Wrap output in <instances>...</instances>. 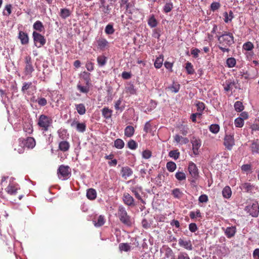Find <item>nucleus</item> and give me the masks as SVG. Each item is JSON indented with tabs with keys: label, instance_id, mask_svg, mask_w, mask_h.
I'll return each mask as SVG.
<instances>
[{
	"label": "nucleus",
	"instance_id": "f03ea898",
	"mask_svg": "<svg viewBox=\"0 0 259 259\" xmlns=\"http://www.w3.org/2000/svg\"><path fill=\"white\" fill-rule=\"evenodd\" d=\"M52 122L53 120L51 117L41 114L38 118L37 124L42 131L46 132L49 130Z\"/></svg>",
	"mask_w": 259,
	"mask_h": 259
},
{
	"label": "nucleus",
	"instance_id": "bb28decb",
	"mask_svg": "<svg viewBox=\"0 0 259 259\" xmlns=\"http://www.w3.org/2000/svg\"><path fill=\"white\" fill-rule=\"evenodd\" d=\"M163 56L162 55H160L156 58L154 63V67L157 69L161 68L163 64Z\"/></svg>",
	"mask_w": 259,
	"mask_h": 259
},
{
	"label": "nucleus",
	"instance_id": "1a4fd4ad",
	"mask_svg": "<svg viewBox=\"0 0 259 259\" xmlns=\"http://www.w3.org/2000/svg\"><path fill=\"white\" fill-rule=\"evenodd\" d=\"M191 142L192 145V150L193 152V154L195 155H197L199 154V149L200 148L201 145V142L200 139L196 138L195 137H193L191 140Z\"/></svg>",
	"mask_w": 259,
	"mask_h": 259
},
{
	"label": "nucleus",
	"instance_id": "bf43d9fd",
	"mask_svg": "<svg viewBox=\"0 0 259 259\" xmlns=\"http://www.w3.org/2000/svg\"><path fill=\"white\" fill-rule=\"evenodd\" d=\"M200 52V51L197 48L192 49L191 51V54L194 58H198Z\"/></svg>",
	"mask_w": 259,
	"mask_h": 259
},
{
	"label": "nucleus",
	"instance_id": "cd10ccee",
	"mask_svg": "<svg viewBox=\"0 0 259 259\" xmlns=\"http://www.w3.org/2000/svg\"><path fill=\"white\" fill-rule=\"evenodd\" d=\"M222 194L224 198H230L232 195V191L229 186H226L222 191Z\"/></svg>",
	"mask_w": 259,
	"mask_h": 259
},
{
	"label": "nucleus",
	"instance_id": "473e14b6",
	"mask_svg": "<svg viewBox=\"0 0 259 259\" xmlns=\"http://www.w3.org/2000/svg\"><path fill=\"white\" fill-rule=\"evenodd\" d=\"M185 69L188 74H193L195 72L193 65L189 62L186 63Z\"/></svg>",
	"mask_w": 259,
	"mask_h": 259
},
{
	"label": "nucleus",
	"instance_id": "79ce46f5",
	"mask_svg": "<svg viewBox=\"0 0 259 259\" xmlns=\"http://www.w3.org/2000/svg\"><path fill=\"white\" fill-rule=\"evenodd\" d=\"M180 88V85L177 82H173L172 84L168 87V89L174 93H177L179 92Z\"/></svg>",
	"mask_w": 259,
	"mask_h": 259
},
{
	"label": "nucleus",
	"instance_id": "6e6d98bb",
	"mask_svg": "<svg viewBox=\"0 0 259 259\" xmlns=\"http://www.w3.org/2000/svg\"><path fill=\"white\" fill-rule=\"evenodd\" d=\"M120 251H127L130 248V246L127 243H120L119 245Z\"/></svg>",
	"mask_w": 259,
	"mask_h": 259
},
{
	"label": "nucleus",
	"instance_id": "c85d7f7f",
	"mask_svg": "<svg viewBox=\"0 0 259 259\" xmlns=\"http://www.w3.org/2000/svg\"><path fill=\"white\" fill-rule=\"evenodd\" d=\"M171 194L175 198L179 199H181L184 195L182 191H181L179 188H175L172 190Z\"/></svg>",
	"mask_w": 259,
	"mask_h": 259
},
{
	"label": "nucleus",
	"instance_id": "774afa93",
	"mask_svg": "<svg viewBox=\"0 0 259 259\" xmlns=\"http://www.w3.org/2000/svg\"><path fill=\"white\" fill-rule=\"evenodd\" d=\"M252 255L254 259H259V248L254 249Z\"/></svg>",
	"mask_w": 259,
	"mask_h": 259
},
{
	"label": "nucleus",
	"instance_id": "4468645a",
	"mask_svg": "<svg viewBox=\"0 0 259 259\" xmlns=\"http://www.w3.org/2000/svg\"><path fill=\"white\" fill-rule=\"evenodd\" d=\"M25 73L26 75L31 74L34 70L31 58L29 56H27L25 58Z\"/></svg>",
	"mask_w": 259,
	"mask_h": 259
},
{
	"label": "nucleus",
	"instance_id": "0e129e2a",
	"mask_svg": "<svg viewBox=\"0 0 259 259\" xmlns=\"http://www.w3.org/2000/svg\"><path fill=\"white\" fill-rule=\"evenodd\" d=\"M24 131L28 134H31L32 131V126L30 123H28L24 126Z\"/></svg>",
	"mask_w": 259,
	"mask_h": 259
},
{
	"label": "nucleus",
	"instance_id": "09e8293b",
	"mask_svg": "<svg viewBox=\"0 0 259 259\" xmlns=\"http://www.w3.org/2000/svg\"><path fill=\"white\" fill-rule=\"evenodd\" d=\"M234 124L236 127H242L244 125V121L242 118L238 117L234 121Z\"/></svg>",
	"mask_w": 259,
	"mask_h": 259
},
{
	"label": "nucleus",
	"instance_id": "c756f323",
	"mask_svg": "<svg viewBox=\"0 0 259 259\" xmlns=\"http://www.w3.org/2000/svg\"><path fill=\"white\" fill-rule=\"evenodd\" d=\"M223 16L225 17L224 21L226 23H228L229 22L231 21L234 18V14L232 11H230L229 14L227 12H224Z\"/></svg>",
	"mask_w": 259,
	"mask_h": 259
},
{
	"label": "nucleus",
	"instance_id": "8fccbe9b",
	"mask_svg": "<svg viewBox=\"0 0 259 259\" xmlns=\"http://www.w3.org/2000/svg\"><path fill=\"white\" fill-rule=\"evenodd\" d=\"M221 6V4L219 2H213L210 5V10L213 12H214L219 10Z\"/></svg>",
	"mask_w": 259,
	"mask_h": 259
},
{
	"label": "nucleus",
	"instance_id": "ddd939ff",
	"mask_svg": "<svg viewBox=\"0 0 259 259\" xmlns=\"http://www.w3.org/2000/svg\"><path fill=\"white\" fill-rule=\"evenodd\" d=\"M22 142L25 148L32 149L35 146V141L33 138H22Z\"/></svg>",
	"mask_w": 259,
	"mask_h": 259
},
{
	"label": "nucleus",
	"instance_id": "37998d69",
	"mask_svg": "<svg viewBox=\"0 0 259 259\" xmlns=\"http://www.w3.org/2000/svg\"><path fill=\"white\" fill-rule=\"evenodd\" d=\"M169 156L174 158L175 160H177L180 156V152L178 150H171L169 152Z\"/></svg>",
	"mask_w": 259,
	"mask_h": 259
},
{
	"label": "nucleus",
	"instance_id": "ea45409f",
	"mask_svg": "<svg viewBox=\"0 0 259 259\" xmlns=\"http://www.w3.org/2000/svg\"><path fill=\"white\" fill-rule=\"evenodd\" d=\"M196 106L197 107V110L198 112V113H201L202 114L205 108L204 103L202 102L198 101L196 104Z\"/></svg>",
	"mask_w": 259,
	"mask_h": 259
},
{
	"label": "nucleus",
	"instance_id": "9d476101",
	"mask_svg": "<svg viewBox=\"0 0 259 259\" xmlns=\"http://www.w3.org/2000/svg\"><path fill=\"white\" fill-rule=\"evenodd\" d=\"M224 144L228 150H231L234 145V140L233 135H226L224 138Z\"/></svg>",
	"mask_w": 259,
	"mask_h": 259
},
{
	"label": "nucleus",
	"instance_id": "aec40b11",
	"mask_svg": "<svg viewBox=\"0 0 259 259\" xmlns=\"http://www.w3.org/2000/svg\"><path fill=\"white\" fill-rule=\"evenodd\" d=\"M70 148V144L66 141H62L59 144V149L62 152H66Z\"/></svg>",
	"mask_w": 259,
	"mask_h": 259
},
{
	"label": "nucleus",
	"instance_id": "a18cd8bd",
	"mask_svg": "<svg viewBox=\"0 0 259 259\" xmlns=\"http://www.w3.org/2000/svg\"><path fill=\"white\" fill-rule=\"evenodd\" d=\"M189 216L191 219L196 218H201V214L200 210L197 209L196 211H191Z\"/></svg>",
	"mask_w": 259,
	"mask_h": 259
},
{
	"label": "nucleus",
	"instance_id": "39448f33",
	"mask_svg": "<svg viewBox=\"0 0 259 259\" xmlns=\"http://www.w3.org/2000/svg\"><path fill=\"white\" fill-rule=\"evenodd\" d=\"M240 189L244 192L251 194H254L256 192L258 191L257 186L249 182L242 183L240 186Z\"/></svg>",
	"mask_w": 259,
	"mask_h": 259
},
{
	"label": "nucleus",
	"instance_id": "f257e3e1",
	"mask_svg": "<svg viewBox=\"0 0 259 259\" xmlns=\"http://www.w3.org/2000/svg\"><path fill=\"white\" fill-rule=\"evenodd\" d=\"M218 33L217 37L219 42V49L223 53H229L230 51L229 48L235 42L233 33L228 31Z\"/></svg>",
	"mask_w": 259,
	"mask_h": 259
},
{
	"label": "nucleus",
	"instance_id": "603ef678",
	"mask_svg": "<svg viewBox=\"0 0 259 259\" xmlns=\"http://www.w3.org/2000/svg\"><path fill=\"white\" fill-rule=\"evenodd\" d=\"M234 85V82L231 81H226V84L224 87V90L227 91H230L232 90L233 85Z\"/></svg>",
	"mask_w": 259,
	"mask_h": 259
},
{
	"label": "nucleus",
	"instance_id": "864d4df0",
	"mask_svg": "<svg viewBox=\"0 0 259 259\" xmlns=\"http://www.w3.org/2000/svg\"><path fill=\"white\" fill-rule=\"evenodd\" d=\"M128 0H121L120 7L123 10L127 11L129 4L128 3Z\"/></svg>",
	"mask_w": 259,
	"mask_h": 259
},
{
	"label": "nucleus",
	"instance_id": "4d7b16f0",
	"mask_svg": "<svg viewBox=\"0 0 259 259\" xmlns=\"http://www.w3.org/2000/svg\"><path fill=\"white\" fill-rule=\"evenodd\" d=\"M160 30L159 29H154L153 30L152 36L157 39H159L161 35Z\"/></svg>",
	"mask_w": 259,
	"mask_h": 259
},
{
	"label": "nucleus",
	"instance_id": "423d86ee",
	"mask_svg": "<svg viewBox=\"0 0 259 259\" xmlns=\"http://www.w3.org/2000/svg\"><path fill=\"white\" fill-rule=\"evenodd\" d=\"M32 36L35 46L37 48H40L44 46L46 42L45 37L36 31H33Z\"/></svg>",
	"mask_w": 259,
	"mask_h": 259
},
{
	"label": "nucleus",
	"instance_id": "a211bd4d",
	"mask_svg": "<svg viewBox=\"0 0 259 259\" xmlns=\"http://www.w3.org/2000/svg\"><path fill=\"white\" fill-rule=\"evenodd\" d=\"M105 222V219L103 215H100L97 217H95L93 220V223L95 226L97 227L103 226Z\"/></svg>",
	"mask_w": 259,
	"mask_h": 259
},
{
	"label": "nucleus",
	"instance_id": "7ed1b4c3",
	"mask_svg": "<svg viewBox=\"0 0 259 259\" xmlns=\"http://www.w3.org/2000/svg\"><path fill=\"white\" fill-rule=\"evenodd\" d=\"M57 175L58 178L62 180L68 179L71 175V170L68 165H61L58 170Z\"/></svg>",
	"mask_w": 259,
	"mask_h": 259
},
{
	"label": "nucleus",
	"instance_id": "49530a36",
	"mask_svg": "<svg viewBox=\"0 0 259 259\" xmlns=\"http://www.w3.org/2000/svg\"><path fill=\"white\" fill-rule=\"evenodd\" d=\"M176 179L179 181L185 180L186 179V175L182 171H178L175 175Z\"/></svg>",
	"mask_w": 259,
	"mask_h": 259
},
{
	"label": "nucleus",
	"instance_id": "6ab92c4d",
	"mask_svg": "<svg viewBox=\"0 0 259 259\" xmlns=\"http://www.w3.org/2000/svg\"><path fill=\"white\" fill-rule=\"evenodd\" d=\"M174 141L177 144H186L189 142V140L187 138L183 137L179 135H176L174 137Z\"/></svg>",
	"mask_w": 259,
	"mask_h": 259
},
{
	"label": "nucleus",
	"instance_id": "20e7f679",
	"mask_svg": "<svg viewBox=\"0 0 259 259\" xmlns=\"http://www.w3.org/2000/svg\"><path fill=\"white\" fill-rule=\"evenodd\" d=\"M93 45L97 47L98 49L103 51L108 49L109 48V42L105 38L103 37L96 38Z\"/></svg>",
	"mask_w": 259,
	"mask_h": 259
},
{
	"label": "nucleus",
	"instance_id": "58836bf2",
	"mask_svg": "<svg viewBox=\"0 0 259 259\" xmlns=\"http://www.w3.org/2000/svg\"><path fill=\"white\" fill-rule=\"evenodd\" d=\"M209 131L213 134H217L220 131V126L218 124H212L209 127Z\"/></svg>",
	"mask_w": 259,
	"mask_h": 259
},
{
	"label": "nucleus",
	"instance_id": "680f3d73",
	"mask_svg": "<svg viewBox=\"0 0 259 259\" xmlns=\"http://www.w3.org/2000/svg\"><path fill=\"white\" fill-rule=\"evenodd\" d=\"M152 155L151 152L149 150H145L142 153V156L145 159H149Z\"/></svg>",
	"mask_w": 259,
	"mask_h": 259
},
{
	"label": "nucleus",
	"instance_id": "de8ad7c7",
	"mask_svg": "<svg viewBox=\"0 0 259 259\" xmlns=\"http://www.w3.org/2000/svg\"><path fill=\"white\" fill-rule=\"evenodd\" d=\"M251 149L252 153H258L259 152V144L257 142L253 141L251 145Z\"/></svg>",
	"mask_w": 259,
	"mask_h": 259
},
{
	"label": "nucleus",
	"instance_id": "9b49d317",
	"mask_svg": "<svg viewBox=\"0 0 259 259\" xmlns=\"http://www.w3.org/2000/svg\"><path fill=\"white\" fill-rule=\"evenodd\" d=\"M179 245L184 247L187 250H192L193 246L190 240H184L183 238H180L178 240Z\"/></svg>",
	"mask_w": 259,
	"mask_h": 259
},
{
	"label": "nucleus",
	"instance_id": "2eb2a0df",
	"mask_svg": "<svg viewBox=\"0 0 259 259\" xmlns=\"http://www.w3.org/2000/svg\"><path fill=\"white\" fill-rule=\"evenodd\" d=\"M15 150L19 153H22L24 152L25 147L22 142V138H20L14 144Z\"/></svg>",
	"mask_w": 259,
	"mask_h": 259
},
{
	"label": "nucleus",
	"instance_id": "4be33fe9",
	"mask_svg": "<svg viewBox=\"0 0 259 259\" xmlns=\"http://www.w3.org/2000/svg\"><path fill=\"white\" fill-rule=\"evenodd\" d=\"M19 38L20 39L22 45H26L29 42V38L27 34L23 31H20Z\"/></svg>",
	"mask_w": 259,
	"mask_h": 259
},
{
	"label": "nucleus",
	"instance_id": "f704fd0d",
	"mask_svg": "<svg viewBox=\"0 0 259 259\" xmlns=\"http://www.w3.org/2000/svg\"><path fill=\"white\" fill-rule=\"evenodd\" d=\"M114 29L112 23H109L105 27V32L106 34L111 35L114 33Z\"/></svg>",
	"mask_w": 259,
	"mask_h": 259
},
{
	"label": "nucleus",
	"instance_id": "338daca9",
	"mask_svg": "<svg viewBox=\"0 0 259 259\" xmlns=\"http://www.w3.org/2000/svg\"><path fill=\"white\" fill-rule=\"evenodd\" d=\"M198 200L201 203H206L208 201V198L206 195L203 194L199 196Z\"/></svg>",
	"mask_w": 259,
	"mask_h": 259
},
{
	"label": "nucleus",
	"instance_id": "c9c22d12",
	"mask_svg": "<svg viewBox=\"0 0 259 259\" xmlns=\"http://www.w3.org/2000/svg\"><path fill=\"white\" fill-rule=\"evenodd\" d=\"M226 64L229 68H233L236 64V60L233 57L229 58L226 60Z\"/></svg>",
	"mask_w": 259,
	"mask_h": 259
},
{
	"label": "nucleus",
	"instance_id": "2f4dec72",
	"mask_svg": "<svg viewBox=\"0 0 259 259\" xmlns=\"http://www.w3.org/2000/svg\"><path fill=\"white\" fill-rule=\"evenodd\" d=\"M75 108L78 114L83 115L85 114L86 109L85 106L83 104H78L75 105Z\"/></svg>",
	"mask_w": 259,
	"mask_h": 259
},
{
	"label": "nucleus",
	"instance_id": "a19ab883",
	"mask_svg": "<svg viewBox=\"0 0 259 259\" xmlns=\"http://www.w3.org/2000/svg\"><path fill=\"white\" fill-rule=\"evenodd\" d=\"M70 15V12L67 9H62L60 11V16L63 18L65 19L69 17Z\"/></svg>",
	"mask_w": 259,
	"mask_h": 259
},
{
	"label": "nucleus",
	"instance_id": "e433bc0d",
	"mask_svg": "<svg viewBox=\"0 0 259 259\" xmlns=\"http://www.w3.org/2000/svg\"><path fill=\"white\" fill-rule=\"evenodd\" d=\"M254 48L253 44L250 41H247L243 45L242 49L247 51H251Z\"/></svg>",
	"mask_w": 259,
	"mask_h": 259
},
{
	"label": "nucleus",
	"instance_id": "69168bd1",
	"mask_svg": "<svg viewBox=\"0 0 259 259\" xmlns=\"http://www.w3.org/2000/svg\"><path fill=\"white\" fill-rule=\"evenodd\" d=\"M36 101H37V103L38 104V105L41 106H44L46 105L47 104V101L44 98H38Z\"/></svg>",
	"mask_w": 259,
	"mask_h": 259
},
{
	"label": "nucleus",
	"instance_id": "5fc2aeb1",
	"mask_svg": "<svg viewBox=\"0 0 259 259\" xmlns=\"http://www.w3.org/2000/svg\"><path fill=\"white\" fill-rule=\"evenodd\" d=\"M144 131L146 133H152V125L151 124L150 121L147 122L145 123L144 127Z\"/></svg>",
	"mask_w": 259,
	"mask_h": 259
},
{
	"label": "nucleus",
	"instance_id": "dca6fc26",
	"mask_svg": "<svg viewBox=\"0 0 259 259\" xmlns=\"http://www.w3.org/2000/svg\"><path fill=\"white\" fill-rule=\"evenodd\" d=\"M19 189V185L16 183L9 184L8 186L6 188L7 192L10 195L15 194Z\"/></svg>",
	"mask_w": 259,
	"mask_h": 259
},
{
	"label": "nucleus",
	"instance_id": "e2e57ef3",
	"mask_svg": "<svg viewBox=\"0 0 259 259\" xmlns=\"http://www.w3.org/2000/svg\"><path fill=\"white\" fill-rule=\"evenodd\" d=\"M189 229L190 232L194 233L198 230V227L195 223H191L189 225Z\"/></svg>",
	"mask_w": 259,
	"mask_h": 259
},
{
	"label": "nucleus",
	"instance_id": "412c9836",
	"mask_svg": "<svg viewBox=\"0 0 259 259\" xmlns=\"http://www.w3.org/2000/svg\"><path fill=\"white\" fill-rule=\"evenodd\" d=\"M113 111L108 107H104L102 110V114L104 118L108 119L112 116Z\"/></svg>",
	"mask_w": 259,
	"mask_h": 259
},
{
	"label": "nucleus",
	"instance_id": "f3484780",
	"mask_svg": "<svg viewBox=\"0 0 259 259\" xmlns=\"http://www.w3.org/2000/svg\"><path fill=\"white\" fill-rule=\"evenodd\" d=\"M225 234L228 238H231L234 236L236 232V228L235 226L227 227L224 229Z\"/></svg>",
	"mask_w": 259,
	"mask_h": 259
},
{
	"label": "nucleus",
	"instance_id": "3c124183",
	"mask_svg": "<svg viewBox=\"0 0 259 259\" xmlns=\"http://www.w3.org/2000/svg\"><path fill=\"white\" fill-rule=\"evenodd\" d=\"M173 8V5L172 3H167L165 4V5L164 6L163 8V11L167 13L169 12H170Z\"/></svg>",
	"mask_w": 259,
	"mask_h": 259
},
{
	"label": "nucleus",
	"instance_id": "7c9ffc66",
	"mask_svg": "<svg viewBox=\"0 0 259 259\" xmlns=\"http://www.w3.org/2000/svg\"><path fill=\"white\" fill-rule=\"evenodd\" d=\"M89 79L87 81V84L85 86L81 85V84L77 85L78 90L81 93H88L89 92L90 88L89 86Z\"/></svg>",
	"mask_w": 259,
	"mask_h": 259
},
{
	"label": "nucleus",
	"instance_id": "393cba45",
	"mask_svg": "<svg viewBox=\"0 0 259 259\" xmlns=\"http://www.w3.org/2000/svg\"><path fill=\"white\" fill-rule=\"evenodd\" d=\"M33 28L35 30V31H38L41 32L44 30V26L42 23L40 21H36L33 25Z\"/></svg>",
	"mask_w": 259,
	"mask_h": 259
},
{
	"label": "nucleus",
	"instance_id": "f8f14e48",
	"mask_svg": "<svg viewBox=\"0 0 259 259\" xmlns=\"http://www.w3.org/2000/svg\"><path fill=\"white\" fill-rule=\"evenodd\" d=\"M188 170L193 178H197L198 177V169L196 164L193 162L189 163Z\"/></svg>",
	"mask_w": 259,
	"mask_h": 259
},
{
	"label": "nucleus",
	"instance_id": "0eeeda50",
	"mask_svg": "<svg viewBox=\"0 0 259 259\" xmlns=\"http://www.w3.org/2000/svg\"><path fill=\"white\" fill-rule=\"evenodd\" d=\"M245 210L253 217H257L259 213V206L258 202L255 201L251 205L246 206Z\"/></svg>",
	"mask_w": 259,
	"mask_h": 259
},
{
	"label": "nucleus",
	"instance_id": "4c0bfd02",
	"mask_svg": "<svg viewBox=\"0 0 259 259\" xmlns=\"http://www.w3.org/2000/svg\"><path fill=\"white\" fill-rule=\"evenodd\" d=\"M166 168L169 172L174 171L176 168V164L173 161H169L166 163Z\"/></svg>",
	"mask_w": 259,
	"mask_h": 259
},
{
	"label": "nucleus",
	"instance_id": "052dcab7",
	"mask_svg": "<svg viewBox=\"0 0 259 259\" xmlns=\"http://www.w3.org/2000/svg\"><path fill=\"white\" fill-rule=\"evenodd\" d=\"M132 191L133 194L138 200L142 199L141 196V191L140 190L133 189Z\"/></svg>",
	"mask_w": 259,
	"mask_h": 259
},
{
	"label": "nucleus",
	"instance_id": "72a5a7b5",
	"mask_svg": "<svg viewBox=\"0 0 259 259\" xmlns=\"http://www.w3.org/2000/svg\"><path fill=\"white\" fill-rule=\"evenodd\" d=\"M234 108L236 112H240L244 110V107L241 101H236L235 103Z\"/></svg>",
	"mask_w": 259,
	"mask_h": 259
},
{
	"label": "nucleus",
	"instance_id": "b1692460",
	"mask_svg": "<svg viewBox=\"0 0 259 259\" xmlns=\"http://www.w3.org/2000/svg\"><path fill=\"white\" fill-rule=\"evenodd\" d=\"M148 25L151 28H154L157 26L158 21L155 18L153 14L150 15L147 21Z\"/></svg>",
	"mask_w": 259,
	"mask_h": 259
},
{
	"label": "nucleus",
	"instance_id": "6e6552de",
	"mask_svg": "<svg viewBox=\"0 0 259 259\" xmlns=\"http://www.w3.org/2000/svg\"><path fill=\"white\" fill-rule=\"evenodd\" d=\"M71 126L73 127H75L77 132L80 133H83L85 131L87 125L85 123L79 122L77 120H73L71 123Z\"/></svg>",
	"mask_w": 259,
	"mask_h": 259
},
{
	"label": "nucleus",
	"instance_id": "5701e85b",
	"mask_svg": "<svg viewBox=\"0 0 259 259\" xmlns=\"http://www.w3.org/2000/svg\"><path fill=\"white\" fill-rule=\"evenodd\" d=\"M87 197L91 200H95L97 197L96 190L93 188L89 189L87 192Z\"/></svg>",
	"mask_w": 259,
	"mask_h": 259
},
{
	"label": "nucleus",
	"instance_id": "13d9d810",
	"mask_svg": "<svg viewBox=\"0 0 259 259\" xmlns=\"http://www.w3.org/2000/svg\"><path fill=\"white\" fill-rule=\"evenodd\" d=\"M177 259H190V258L187 253L181 252L178 254Z\"/></svg>",
	"mask_w": 259,
	"mask_h": 259
},
{
	"label": "nucleus",
	"instance_id": "a878e982",
	"mask_svg": "<svg viewBox=\"0 0 259 259\" xmlns=\"http://www.w3.org/2000/svg\"><path fill=\"white\" fill-rule=\"evenodd\" d=\"M97 61L99 66H104L107 63V57L104 55H101L98 56Z\"/></svg>",
	"mask_w": 259,
	"mask_h": 259
},
{
	"label": "nucleus",
	"instance_id": "c03bdc74",
	"mask_svg": "<svg viewBox=\"0 0 259 259\" xmlns=\"http://www.w3.org/2000/svg\"><path fill=\"white\" fill-rule=\"evenodd\" d=\"M124 146L123 141L120 139H117L114 141V146L117 149H122Z\"/></svg>",
	"mask_w": 259,
	"mask_h": 259
}]
</instances>
